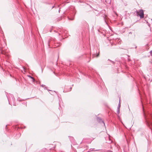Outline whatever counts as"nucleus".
<instances>
[{"instance_id": "nucleus-1", "label": "nucleus", "mask_w": 152, "mask_h": 152, "mask_svg": "<svg viewBox=\"0 0 152 152\" xmlns=\"http://www.w3.org/2000/svg\"><path fill=\"white\" fill-rule=\"evenodd\" d=\"M134 13L137 16H139L140 18H144V14L142 10H140L139 11H136Z\"/></svg>"}, {"instance_id": "nucleus-2", "label": "nucleus", "mask_w": 152, "mask_h": 152, "mask_svg": "<svg viewBox=\"0 0 152 152\" xmlns=\"http://www.w3.org/2000/svg\"><path fill=\"white\" fill-rule=\"evenodd\" d=\"M120 113V109H119V108H118L117 110V113L118 114H119Z\"/></svg>"}, {"instance_id": "nucleus-3", "label": "nucleus", "mask_w": 152, "mask_h": 152, "mask_svg": "<svg viewBox=\"0 0 152 152\" xmlns=\"http://www.w3.org/2000/svg\"><path fill=\"white\" fill-rule=\"evenodd\" d=\"M120 104L119 103L118 104V108H119V109H120Z\"/></svg>"}, {"instance_id": "nucleus-4", "label": "nucleus", "mask_w": 152, "mask_h": 152, "mask_svg": "<svg viewBox=\"0 0 152 152\" xmlns=\"http://www.w3.org/2000/svg\"><path fill=\"white\" fill-rule=\"evenodd\" d=\"M150 53H151V56H152V50L151 51Z\"/></svg>"}, {"instance_id": "nucleus-5", "label": "nucleus", "mask_w": 152, "mask_h": 152, "mask_svg": "<svg viewBox=\"0 0 152 152\" xmlns=\"http://www.w3.org/2000/svg\"><path fill=\"white\" fill-rule=\"evenodd\" d=\"M99 54H98L97 55H96V56L97 57H98L99 56Z\"/></svg>"}, {"instance_id": "nucleus-6", "label": "nucleus", "mask_w": 152, "mask_h": 152, "mask_svg": "<svg viewBox=\"0 0 152 152\" xmlns=\"http://www.w3.org/2000/svg\"><path fill=\"white\" fill-rule=\"evenodd\" d=\"M31 77L33 79H34V78H33V77Z\"/></svg>"}]
</instances>
